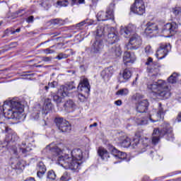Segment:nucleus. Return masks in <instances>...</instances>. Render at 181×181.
<instances>
[{
    "label": "nucleus",
    "instance_id": "nucleus-37",
    "mask_svg": "<svg viewBox=\"0 0 181 181\" xmlns=\"http://www.w3.org/2000/svg\"><path fill=\"white\" fill-rule=\"evenodd\" d=\"M52 5V0H42L41 6H43L45 9L50 8Z\"/></svg>",
    "mask_w": 181,
    "mask_h": 181
},
{
    "label": "nucleus",
    "instance_id": "nucleus-3",
    "mask_svg": "<svg viewBox=\"0 0 181 181\" xmlns=\"http://www.w3.org/2000/svg\"><path fill=\"white\" fill-rule=\"evenodd\" d=\"M147 89L154 97L160 100H168L170 97V88L168 83L163 80L148 82Z\"/></svg>",
    "mask_w": 181,
    "mask_h": 181
},
{
    "label": "nucleus",
    "instance_id": "nucleus-14",
    "mask_svg": "<svg viewBox=\"0 0 181 181\" xmlns=\"http://www.w3.org/2000/svg\"><path fill=\"white\" fill-rule=\"evenodd\" d=\"M132 12L137 15H142L145 12V4L142 0H136L131 7Z\"/></svg>",
    "mask_w": 181,
    "mask_h": 181
},
{
    "label": "nucleus",
    "instance_id": "nucleus-12",
    "mask_svg": "<svg viewBox=\"0 0 181 181\" xmlns=\"http://www.w3.org/2000/svg\"><path fill=\"white\" fill-rule=\"evenodd\" d=\"M152 62V58L149 57L148 59V61L146 62V64L148 66L147 70L148 72L150 74V76L151 77H153L159 74L160 69L159 65H158L157 64H153Z\"/></svg>",
    "mask_w": 181,
    "mask_h": 181
},
{
    "label": "nucleus",
    "instance_id": "nucleus-58",
    "mask_svg": "<svg viewBox=\"0 0 181 181\" xmlns=\"http://www.w3.org/2000/svg\"><path fill=\"white\" fill-rule=\"evenodd\" d=\"M55 23L58 24L59 23V20L55 19Z\"/></svg>",
    "mask_w": 181,
    "mask_h": 181
},
{
    "label": "nucleus",
    "instance_id": "nucleus-29",
    "mask_svg": "<svg viewBox=\"0 0 181 181\" xmlns=\"http://www.w3.org/2000/svg\"><path fill=\"white\" fill-rule=\"evenodd\" d=\"M58 129L62 132H70L71 131V125L70 123L66 120L62 124L58 127Z\"/></svg>",
    "mask_w": 181,
    "mask_h": 181
},
{
    "label": "nucleus",
    "instance_id": "nucleus-25",
    "mask_svg": "<svg viewBox=\"0 0 181 181\" xmlns=\"http://www.w3.org/2000/svg\"><path fill=\"white\" fill-rule=\"evenodd\" d=\"M37 176L38 177H42L43 175H45V173H46V165H45V163H43V162L40 161L37 163Z\"/></svg>",
    "mask_w": 181,
    "mask_h": 181
},
{
    "label": "nucleus",
    "instance_id": "nucleus-43",
    "mask_svg": "<svg viewBox=\"0 0 181 181\" xmlns=\"http://www.w3.org/2000/svg\"><path fill=\"white\" fill-rule=\"evenodd\" d=\"M48 86L50 88H56L59 86V82L53 81L52 82L48 83Z\"/></svg>",
    "mask_w": 181,
    "mask_h": 181
},
{
    "label": "nucleus",
    "instance_id": "nucleus-46",
    "mask_svg": "<svg viewBox=\"0 0 181 181\" xmlns=\"http://www.w3.org/2000/svg\"><path fill=\"white\" fill-rule=\"evenodd\" d=\"M78 100H80L81 103H84V101L86 100V95H83V93H79Z\"/></svg>",
    "mask_w": 181,
    "mask_h": 181
},
{
    "label": "nucleus",
    "instance_id": "nucleus-57",
    "mask_svg": "<svg viewBox=\"0 0 181 181\" xmlns=\"http://www.w3.org/2000/svg\"><path fill=\"white\" fill-rule=\"evenodd\" d=\"M23 12V10H20L18 11H17L18 15H19V13H22Z\"/></svg>",
    "mask_w": 181,
    "mask_h": 181
},
{
    "label": "nucleus",
    "instance_id": "nucleus-51",
    "mask_svg": "<svg viewBox=\"0 0 181 181\" xmlns=\"http://www.w3.org/2000/svg\"><path fill=\"white\" fill-rule=\"evenodd\" d=\"M151 45H147V46L145 47V52H146V53H151Z\"/></svg>",
    "mask_w": 181,
    "mask_h": 181
},
{
    "label": "nucleus",
    "instance_id": "nucleus-27",
    "mask_svg": "<svg viewBox=\"0 0 181 181\" xmlns=\"http://www.w3.org/2000/svg\"><path fill=\"white\" fill-rule=\"evenodd\" d=\"M98 153L99 156H100L101 159H103V160H107V159L110 158V153H108L107 149L103 147H100L98 148Z\"/></svg>",
    "mask_w": 181,
    "mask_h": 181
},
{
    "label": "nucleus",
    "instance_id": "nucleus-39",
    "mask_svg": "<svg viewBox=\"0 0 181 181\" xmlns=\"http://www.w3.org/2000/svg\"><path fill=\"white\" fill-rule=\"evenodd\" d=\"M71 6H74V5H80L81 4H84V0H69L68 1Z\"/></svg>",
    "mask_w": 181,
    "mask_h": 181
},
{
    "label": "nucleus",
    "instance_id": "nucleus-16",
    "mask_svg": "<svg viewBox=\"0 0 181 181\" xmlns=\"http://www.w3.org/2000/svg\"><path fill=\"white\" fill-rule=\"evenodd\" d=\"M177 29V24L175 22L169 23L163 27L162 33H167V35H175Z\"/></svg>",
    "mask_w": 181,
    "mask_h": 181
},
{
    "label": "nucleus",
    "instance_id": "nucleus-59",
    "mask_svg": "<svg viewBox=\"0 0 181 181\" xmlns=\"http://www.w3.org/2000/svg\"><path fill=\"white\" fill-rule=\"evenodd\" d=\"M133 84H135V81H133Z\"/></svg>",
    "mask_w": 181,
    "mask_h": 181
},
{
    "label": "nucleus",
    "instance_id": "nucleus-50",
    "mask_svg": "<svg viewBox=\"0 0 181 181\" xmlns=\"http://www.w3.org/2000/svg\"><path fill=\"white\" fill-rule=\"evenodd\" d=\"M34 17L33 16H30L27 18V22L28 23H32L33 22Z\"/></svg>",
    "mask_w": 181,
    "mask_h": 181
},
{
    "label": "nucleus",
    "instance_id": "nucleus-30",
    "mask_svg": "<svg viewBox=\"0 0 181 181\" xmlns=\"http://www.w3.org/2000/svg\"><path fill=\"white\" fill-rule=\"evenodd\" d=\"M105 32V28L103 26H98L96 29L95 33V39H102L100 37H103Z\"/></svg>",
    "mask_w": 181,
    "mask_h": 181
},
{
    "label": "nucleus",
    "instance_id": "nucleus-54",
    "mask_svg": "<svg viewBox=\"0 0 181 181\" xmlns=\"http://www.w3.org/2000/svg\"><path fill=\"white\" fill-rule=\"evenodd\" d=\"M21 32V28H17L15 31L11 32V35H15V33H19Z\"/></svg>",
    "mask_w": 181,
    "mask_h": 181
},
{
    "label": "nucleus",
    "instance_id": "nucleus-10",
    "mask_svg": "<svg viewBox=\"0 0 181 181\" xmlns=\"http://www.w3.org/2000/svg\"><path fill=\"white\" fill-rule=\"evenodd\" d=\"M171 47L172 46H170V44H160V47L156 53V57L158 58L160 60H162V59H165V57L168 56V53H169Z\"/></svg>",
    "mask_w": 181,
    "mask_h": 181
},
{
    "label": "nucleus",
    "instance_id": "nucleus-24",
    "mask_svg": "<svg viewBox=\"0 0 181 181\" xmlns=\"http://www.w3.org/2000/svg\"><path fill=\"white\" fill-rule=\"evenodd\" d=\"M112 155L116 158V159H121L122 160H124V159H127V153L118 151V149L113 148L112 149Z\"/></svg>",
    "mask_w": 181,
    "mask_h": 181
},
{
    "label": "nucleus",
    "instance_id": "nucleus-35",
    "mask_svg": "<svg viewBox=\"0 0 181 181\" xmlns=\"http://www.w3.org/2000/svg\"><path fill=\"white\" fill-rule=\"evenodd\" d=\"M57 127H60L61 125H63L64 124V122H66L67 120L64 119L63 117H57L54 119Z\"/></svg>",
    "mask_w": 181,
    "mask_h": 181
},
{
    "label": "nucleus",
    "instance_id": "nucleus-45",
    "mask_svg": "<svg viewBox=\"0 0 181 181\" xmlns=\"http://www.w3.org/2000/svg\"><path fill=\"white\" fill-rule=\"evenodd\" d=\"M40 114V112H34L31 115V118H33V119H39Z\"/></svg>",
    "mask_w": 181,
    "mask_h": 181
},
{
    "label": "nucleus",
    "instance_id": "nucleus-44",
    "mask_svg": "<svg viewBox=\"0 0 181 181\" xmlns=\"http://www.w3.org/2000/svg\"><path fill=\"white\" fill-rule=\"evenodd\" d=\"M67 57H69V55L63 53H59L56 59H57L58 60H62V59H67Z\"/></svg>",
    "mask_w": 181,
    "mask_h": 181
},
{
    "label": "nucleus",
    "instance_id": "nucleus-56",
    "mask_svg": "<svg viewBox=\"0 0 181 181\" xmlns=\"http://www.w3.org/2000/svg\"><path fill=\"white\" fill-rule=\"evenodd\" d=\"M50 86H44V88L47 90V91H49V88Z\"/></svg>",
    "mask_w": 181,
    "mask_h": 181
},
{
    "label": "nucleus",
    "instance_id": "nucleus-33",
    "mask_svg": "<svg viewBox=\"0 0 181 181\" xmlns=\"http://www.w3.org/2000/svg\"><path fill=\"white\" fill-rule=\"evenodd\" d=\"M50 95H51V98L53 99V101L54 103H56L57 104L62 103V101L63 99L59 95L52 92Z\"/></svg>",
    "mask_w": 181,
    "mask_h": 181
},
{
    "label": "nucleus",
    "instance_id": "nucleus-61",
    "mask_svg": "<svg viewBox=\"0 0 181 181\" xmlns=\"http://www.w3.org/2000/svg\"><path fill=\"white\" fill-rule=\"evenodd\" d=\"M0 26H1V23H0Z\"/></svg>",
    "mask_w": 181,
    "mask_h": 181
},
{
    "label": "nucleus",
    "instance_id": "nucleus-55",
    "mask_svg": "<svg viewBox=\"0 0 181 181\" xmlns=\"http://www.w3.org/2000/svg\"><path fill=\"white\" fill-rule=\"evenodd\" d=\"M97 125H98V124H97V122H95V123H93V124H90V127L91 128V127H97Z\"/></svg>",
    "mask_w": 181,
    "mask_h": 181
},
{
    "label": "nucleus",
    "instance_id": "nucleus-31",
    "mask_svg": "<svg viewBox=\"0 0 181 181\" xmlns=\"http://www.w3.org/2000/svg\"><path fill=\"white\" fill-rule=\"evenodd\" d=\"M64 107L66 111H69L73 110V108H76V103L72 100H69L64 103Z\"/></svg>",
    "mask_w": 181,
    "mask_h": 181
},
{
    "label": "nucleus",
    "instance_id": "nucleus-52",
    "mask_svg": "<svg viewBox=\"0 0 181 181\" xmlns=\"http://www.w3.org/2000/svg\"><path fill=\"white\" fill-rule=\"evenodd\" d=\"M176 122H181V112H180L177 116V118L175 119Z\"/></svg>",
    "mask_w": 181,
    "mask_h": 181
},
{
    "label": "nucleus",
    "instance_id": "nucleus-53",
    "mask_svg": "<svg viewBox=\"0 0 181 181\" xmlns=\"http://www.w3.org/2000/svg\"><path fill=\"white\" fill-rule=\"evenodd\" d=\"M115 104L118 106L122 105V101L121 100H116L115 102Z\"/></svg>",
    "mask_w": 181,
    "mask_h": 181
},
{
    "label": "nucleus",
    "instance_id": "nucleus-6",
    "mask_svg": "<svg viewBox=\"0 0 181 181\" xmlns=\"http://www.w3.org/2000/svg\"><path fill=\"white\" fill-rule=\"evenodd\" d=\"M115 8V4L111 3L109 6L107 7L106 11H99L97 15L96 18L98 21L104 22L105 21H114V8Z\"/></svg>",
    "mask_w": 181,
    "mask_h": 181
},
{
    "label": "nucleus",
    "instance_id": "nucleus-60",
    "mask_svg": "<svg viewBox=\"0 0 181 181\" xmlns=\"http://www.w3.org/2000/svg\"><path fill=\"white\" fill-rule=\"evenodd\" d=\"M136 80H138V78H136Z\"/></svg>",
    "mask_w": 181,
    "mask_h": 181
},
{
    "label": "nucleus",
    "instance_id": "nucleus-13",
    "mask_svg": "<svg viewBox=\"0 0 181 181\" xmlns=\"http://www.w3.org/2000/svg\"><path fill=\"white\" fill-rule=\"evenodd\" d=\"M136 27L132 24H129L127 27L121 26L120 34L124 36V37H129L132 35H136Z\"/></svg>",
    "mask_w": 181,
    "mask_h": 181
},
{
    "label": "nucleus",
    "instance_id": "nucleus-22",
    "mask_svg": "<svg viewBox=\"0 0 181 181\" xmlns=\"http://www.w3.org/2000/svg\"><path fill=\"white\" fill-rule=\"evenodd\" d=\"M136 60V57L135 54L126 52L124 53L123 56V63L124 64H128V63H134Z\"/></svg>",
    "mask_w": 181,
    "mask_h": 181
},
{
    "label": "nucleus",
    "instance_id": "nucleus-26",
    "mask_svg": "<svg viewBox=\"0 0 181 181\" xmlns=\"http://www.w3.org/2000/svg\"><path fill=\"white\" fill-rule=\"evenodd\" d=\"M146 28L145 29V33L149 35V33H153L155 30H158V25L155 24V23L148 22L146 24Z\"/></svg>",
    "mask_w": 181,
    "mask_h": 181
},
{
    "label": "nucleus",
    "instance_id": "nucleus-40",
    "mask_svg": "<svg viewBox=\"0 0 181 181\" xmlns=\"http://www.w3.org/2000/svg\"><path fill=\"white\" fill-rule=\"evenodd\" d=\"M57 4L59 6H67L69 5L68 0H58Z\"/></svg>",
    "mask_w": 181,
    "mask_h": 181
},
{
    "label": "nucleus",
    "instance_id": "nucleus-36",
    "mask_svg": "<svg viewBox=\"0 0 181 181\" xmlns=\"http://www.w3.org/2000/svg\"><path fill=\"white\" fill-rule=\"evenodd\" d=\"M129 90L128 88H122L116 92V95H128Z\"/></svg>",
    "mask_w": 181,
    "mask_h": 181
},
{
    "label": "nucleus",
    "instance_id": "nucleus-48",
    "mask_svg": "<svg viewBox=\"0 0 181 181\" xmlns=\"http://www.w3.org/2000/svg\"><path fill=\"white\" fill-rule=\"evenodd\" d=\"M92 4H90V7L92 8V9H94L95 6H97V2H98V0H91Z\"/></svg>",
    "mask_w": 181,
    "mask_h": 181
},
{
    "label": "nucleus",
    "instance_id": "nucleus-20",
    "mask_svg": "<svg viewBox=\"0 0 181 181\" xmlns=\"http://www.w3.org/2000/svg\"><path fill=\"white\" fill-rule=\"evenodd\" d=\"M90 83H88V78H83L81 80L78 86V90L79 91H83L86 94L90 93Z\"/></svg>",
    "mask_w": 181,
    "mask_h": 181
},
{
    "label": "nucleus",
    "instance_id": "nucleus-17",
    "mask_svg": "<svg viewBox=\"0 0 181 181\" xmlns=\"http://www.w3.org/2000/svg\"><path fill=\"white\" fill-rule=\"evenodd\" d=\"M74 88H76V86L73 85H62L58 90V94L61 95V97H69L70 95L69 92L71 90H74Z\"/></svg>",
    "mask_w": 181,
    "mask_h": 181
},
{
    "label": "nucleus",
    "instance_id": "nucleus-42",
    "mask_svg": "<svg viewBox=\"0 0 181 181\" xmlns=\"http://www.w3.org/2000/svg\"><path fill=\"white\" fill-rule=\"evenodd\" d=\"M69 180H70V175H69L68 173H64L59 180V181H69Z\"/></svg>",
    "mask_w": 181,
    "mask_h": 181
},
{
    "label": "nucleus",
    "instance_id": "nucleus-2",
    "mask_svg": "<svg viewBox=\"0 0 181 181\" xmlns=\"http://www.w3.org/2000/svg\"><path fill=\"white\" fill-rule=\"evenodd\" d=\"M45 151L52 154V160H57L58 165L64 168V169H71V170H77L83 159V151L80 148H75L71 152V156L64 152V150L52 143L46 146Z\"/></svg>",
    "mask_w": 181,
    "mask_h": 181
},
{
    "label": "nucleus",
    "instance_id": "nucleus-23",
    "mask_svg": "<svg viewBox=\"0 0 181 181\" xmlns=\"http://www.w3.org/2000/svg\"><path fill=\"white\" fill-rule=\"evenodd\" d=\"M112 68L109 67L105 69L103 71H101L100 76L105 81H108L111 77H112Z\"/></svg>",
    "mask_w": 181,
    "mask_h": 181
},
{
    "label": "nucleus",
    "instance_id": "nucleus-5",
    "mask_svg": "<svg viewBox=\"0 0 181 181\" xmlns=\"http://www.w3.org/2000/svg\"><path fill=\"white\" fill-rule=\"evenodd\" d=\"M162 115H163V107H162V104L159 103L158 111L156 115L143 117L142 119H137L136 122L139 125H146L149 121H151V122H158V121H160L162 119Z\"/></svg>",
    "mask_w": 181,
    "mask_h": 181
},
{
    "label": "nucleus",
    "instance_id": "nucleus-41",
    "mask_svg": "<svg viewBox=\"0 0 181 181\" xmlns=\"http://www.w3.org/2000/svg\"><path fill=\"white\" fill-rule=\"evenodd\" d=\"M93 23H94V21H82L79 23L77 24V28H80V26H83V25H93Z\"/></svg>",
    "mask_w": 181,
    "mask_h": 181
},
{
    "label": "nucleus",
    "instance_id": "nucleus-4",
    "mask_svg": "<svg viewBox=\"0 0 181 181\" xmlns=\"http://www.w3.org/2000/svg\"><path fill=\"white\" fill-rule=\"evenodd\" d=\"M163 128L159 130V129H154L152 137V144L153 145H158L160 138L165 136L167 141H173L175 136L173 135V130L170 127L169 123L164 122L162 124Z\"/></svg>",
    "mask_w": 181,
    "mask_h": 181
},
{
    "label": "nucleus",
    "instance_id": "nucleus-28",
    "mask_svg": "<svg viewBox=\"0 0 181 181\" xmlns=\"http://www.w3.org/2000/svg\"><path fill=\"white\" fill-rule=\"evenodd\" d=\"M122 76L124 79L123 83H125L127 81H129L132 76V71L131 70V69H124L122 73Z\"/></svg>",
    "mask_w": 181,
    "mask_h": 181
},
{
    "label": "nucleus",
    "instance_id": "nucleus-19",
    "mask_svg": "<svg viewBox=\"0 0 181 181\" xmlns=\"http://www.w3.org/2000/svg\"><path fill=\"white\" fill-rule=\"evenodd\" d=\"M139 143V140L138 139H135L133 140V141H131V139L127 136L122 139L119 142L122 148H129L131 145H132V146H136V145H138Z\"/></svg>",
    "mask_w": 181,
    "mask_h": 181
},
{
    "label": "nucleus",
    "instance_id": "nucleus-1",
    "mask_svg": "<svg viewBox=\"0 0 181 181\" xmlns=\"http://www.w3.org/2000/svg\"><path fill=\"white\" fill-rule=\"evenodd\" d=\"M5 116L8 119H21L23 117V105L16 100H6L3 106H0V132L8 134L6 135V142H15L16 135L11 134V129L4 122Z\"/></svg>",
    "mask_w": 181,
    "mask_h": 181
},
{
    "label": "nucleus",
    "instance_id": "nucleus-8",
    "mask_svg": "<svg viewBox=\"0 0 181 181\" xmlns=\"http://www.w3.org/2000/svg\"><path fill=\"white\" fill-rule=\"evenodd\" d=\"M142 45V38L138 34H132L130 35L129 44L126 45L127 50H137Z\"/></svg>",
    "mask_w": 181,
    "mask_h": 181
},
{
    "label": "nucleus",
    "instance_id": "nucleus-47",
    "mask_svg": "<svg viewBox=\"0 0 181 181\" xmlns=\"http://www.w3.org/2000/svg\"><path fill=\"white\" fill-rule=\"evenodd\" d=\"M53 58L52 57H43L42 58V62H52Z\"/></svg>",
    "mask_w": 181,
    "mask_h": 181
},
{
    "label": "nucleus",
    "instance_id": "nucleus-34",
    "mask_svg": "<svg viewBox=\"0 0 181 181\" xmlns=\"http://www.w3.org/2000/svg\"><path fill=\"white\" fill-rule=\"evenodd\" d=\"M179 80V74L177 73H173L169 78H168V83L171 84H175L176 81Z\"/></svg>",
    "mask_w": 181,
    "mask_h": 181
},
{
    "label": "nucleus",
    "instance_id": "nucleus-11",
    "mask_svg": "<svg viewBox=\"0 0 181 181\" xmlns=\"http://www.w3.org/2000/svg\"><path fill=\"white\" fill-rule=\"evenodd\" d=\"M103 50H104V41L103 39L95 38V42L91 46V53H93V54H100V53H103Z\"/></svg>",
    "mask_w": 181,
    "mask_h": 181
},
{
    "label": "nucleus",
    "instance_id": "nucleus-9",
    "mask_svg": "<svg viewBox=\"0 0 181 181\" xmlns=\"http://www.w3.org/2000/svg\"><path fill=\"white\" fill-rule=\"evenodd\" d=\"M11 151L14 155H19L22 153L23 155H26L32 151L30 145H26L25 142H23L21 144L18 146H13Z\"/></svg>",
    "mask_w": 181,
    "mask_h": 181
},
{
    "label": "nucleus",
    "instance_id": "nucleus-49",
    "mask_svg": "<svg viewBox=\"0 0 181 181\" xmlns=\"http://www.w3.org/2000/svg\"><path fill=\"white\" fill-rule=\"evenodd\" d=\"M45 52H46L47 54H52L54 52V50L50 49H45Z\"/></svg>",
    "mask_w": 181,
    "mask_h": 181
},
{
    "label": "nucleus",
    "instance_id": "nucleus-38",
    "mask_svg": "<svg viewBox=\"0 0 181 181\" xmlns=\"http://www.w3.org/2000/svg\"><path fill=\"white\" fill-rule=\"evenodd\" d=\"M47 177L49 180H56V173L53 170H51L48 171Z\"/></svg>",
    "mask_w": 181,
    "mask_h": 181
},
{
    "label": "nucleus",
    "instance_id": "nucleus-32",
    "mask_svg": "<svg viewBox=\"0 0 181 181\" xmlns=\"http://www.w3.org/2000/svg\"><path fill=\"white\" fill-rule=\"evenodd\" d=\"M173 13L177 17V19L178 21V23L181 25V7H175L173 8Z\"/></svg>",
    "mask_w": 181,
    "mask_h": 181
},
{
    "label": "nucleus",
    "instance_id": "nucleus-18",
    "mask_svg": "<svg viewBox=\"0 0 181 181\" xmlns=\"http://www.w3.org/2000/svg\"><path fill=\"white\" fill-rule=\"evenodd\" d=\"M53 110V104L52 103V100L50 98H47L45 100L44 105L42 107H40V110L42 114L45 115H47Z\"/></svg>",
    "mask_w": 181,
    "mask_h": 181
},
{
    "label": "nucleus",
    "instance_id": "nucleus-21",
    "mask_svg": "<svg viewBox=\"0 0 181 181\" xmlns=\"http://www.w3.org/2000/svg\"><path fill=\"white\" fill-rule=\"evenodd\" d=\"M109 30H110V33L107 35V42L109 45H114V43L118 42V35L115 33V28H109Z\"/></svg>",
    "mask_w": 181,
    "mask_h": 181
},
{
    "label": "nucleus",
    "instance_id": "nucleus-7",
    "mask_svg": "<svg viewBox=\"0 0 181 181\" xmlns=\"http://www.w3.org/2000/svg\"><path fill=\"white\" fill-rule=\"evenodd\" d=\"M133 98H134V100H136V101H139V103L136 105L137 112H139L140 114L146 112V110H148V107H149V103L146 99L143 100L145 96L140 93H136V95H134Z\"/></svg>",
    "mask_w": 181,
    "mask_h": 181
},
{
    "label": "nucleus",
    "instance_id": "nucleus-15",
    "mask_svg": "<svg viewBox=\"0 0 181 181\" xmlns=\"http://www.w3.org/2000/svg\"><path fill=\"white\" fill-rule=\"evenodd\" d=\"M107 54L110 56V57H119V56L122 54L121 47L118 44L111 45L107 52Z\"/></svg>",
    "mask_w": 181,
    "mask_h": 181
}]
</instances>
